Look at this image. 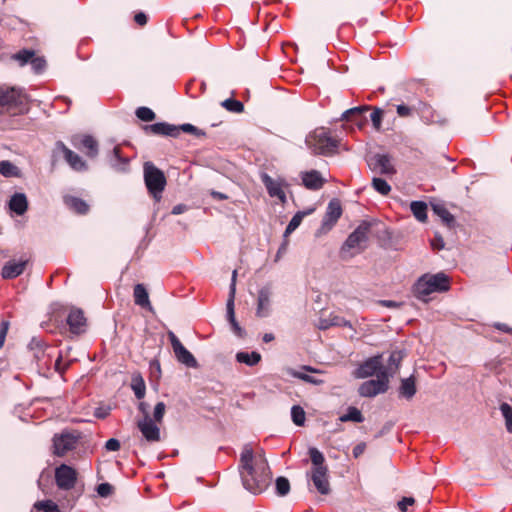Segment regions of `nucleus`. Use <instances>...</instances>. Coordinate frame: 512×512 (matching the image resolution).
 <instances>
[{"label": "nucleus", "mask_w": 512, "mask_h": 512, "mask_svg": "<svg viewBox=\"0 0 512 512\" xmlns=\"http://www.w3.org/2000/svg\"><path fill=\"white\" fill-rule=\"evenodd\" d=\"M404 357L405 354L401 350H395L391 352L387 367H383V370H386L388 376L389 374L393 375L398 371Z\"/></svg>", "instance_id": "2f4dec72"}, {"label": "nucleus", "mask_w": 512, "mask_h": 512, "mask_svg": "<svg viewBox=\"0 0 512 512\" xmlns=\"http://www.w3.org/2000/svg\"><path fill=\"white\" fill-rule=\"evenodd\" d=\"M121 445H120V442L119 440L115 439V438H111L109 439L106 443H105V448L108 450V451H118L120 449Z\"/></svg>", "instance_id": "680f3d73"}, {"label": "nucleus", "mask_w": 512, "mask_h": 512, "mask_svg": "<svg viewBox=\"0 0 512 512\" xmlns=\"http://www.w3.org/2000/svg\"><path fill=\"white\" fill-rule=\"evenodd\" d=\"M74 148L83 152L87 157L94 159L99 153L98 141L89 134H75L70 138Z\"/></svg>", "instance_id": "1a4fd4ad"}, {"label": "nucleus", "mask_w": 512, "mask_h": 512, "mask_svg": "<svg viewBox=\"0 0 512 512\" xmlns=\"http://www.w3.org/2000/svg\"><path fill=\"white\" fill-rule=\"evenodd\" d=\"M311 463L313 464V468L317 467H327L325 465V458L322 452H320L317 448L311 447L308 451Z\"/></svg>", "instance_id": "a19ab883"}, {"label": "nucleus", "mask_w": 512, "mask_h": 512, "mask_svg": "<svg viewBox=\"0 0 512 512\" xmlns=\"http://www.w3.org/2000/svg\"><path fill=\"white\" fill-rule=\"evenodd\" d=\"M308 475L320 494L326 495L330 492L328 467L312 468Z\"/></svg>", "instance_id": "dca6fc26"}, {"label": "nucleus", "mask_w": 512, "mask_h": 512, "mask_svg": "<svg viewBox=\"0 0 512 512\" xmlns=\"http://www.w3.org/2000/svg\"><path fill=\"white\" fill-rule=\"evenodd\" d=\"M383 114L384 111L380 108H374L373 112L370 114V119L376 130H379L381 128Z\"/></svg>", "instance_id": "864d4df0"}, {"label": "nucleus", "mask_w": 512, "mask_h": 512, "mask_svg": "<svg viewBox=\"0 0 512 512\" xmlns=\"http://www.w3.org/2000/svg\"><path fill=\"white\" fill-rule=\"evenodd\" d=\"M292 421L297 426H303L306 420V413L299 405H294L291 409Z\"/></svg>", "instance_id": "79ce46f5"}, {"label": "nucleus", "mask_w": 512, "mask_h": 512, "mask_svg": "<svg viewBox=\"0 0 512 512\" xmlns=\"http://www.w3.org/2000/svg\"><path fill=\"white\" fill-rule=\"evenodd\" d=\"M27 97L22 90L16 87L1 86L0 87V106L5 107L8 111L19 109L26 103Z\"/></svg>", "instance_id": "0eeeda50"}, {"label": "nucleus", "mask_w": 512, "mask_h": 512, "mask_svg": "<svg viewBox=\"0 0 512 512\" xmlns=\"http://www.w3.org/2000/svg\"><path fill=\"white\" fill-rule=\"evenodd\" d=\"M56 149L60 151L68 165L77 172H83L88 169L87 163L74 151L69 149L63 142L56 143Z\"/></svg>", "instance_id": "2eb2a0df"}, {"label": "nucleus", "mask_w": 512, "mask_h": 512, "mask_svg": "<svg viewBox=\"0 0 512 512\" xmlns=\"http://www.w3.org/2000/svg\"><path fill=\"white\" fill-rule=\"evenodd\" d=\"M143 130L147 135H162L170 137L179 136V129L177 126L166 122L145 125L143 126Z\"/></svg>", "instance_id": "6ab92c4d"}, {"label": "nucleus", "mask_w": 512, "mask_h": 512, "mask_svg": "<svg viewBox=\"0 0 512 512\" xmlns=\"http://www.w3.org/2000/svg\"><path fill=\"white\" fill-rule=\"evenodd\" d=\"M34 358L37 362L38 373L44 377H49L52 371L64 373L69 363H62V356L59 350L53 346L43 345L40 342H34Z\"/></svg>", "instance_id": "f03ea898"}, {"label": "nucleus", "mask_w": 512, "mask_h": 512, "mask_svg": "<svg viewBox=\"0 0 512 512\" xmlns=\"http://www.w3.org/2000/svg\"><path fill=\"white\" fill-rule=\"evenodd\" d=\"M150 370H151V373H157L160 375L161 373V365H160V362L156 359L152 360L150 362Z\"/></svg>", "instance_id": "774afa93"}, {"label": "nucleus", "mask_w": 512, "mask_h": 512, "mask_svg": "<svg viewBox=\"0 0 512 512\" xmlns=\"http://www.w3.org/2000/svg\"><path fill=\"white\" fill-rule=\"evenodd\" d=\"M365 449H366V443L361 442V443L357 444L353 448V456L355 458H358L359 456H361L364 453Z\"/></svg>", "instance_id": "0e129e2a"}, {"label": "nucleus", "mask_w": 512, "mask_h": 512, "mask_svg": "<svg viewBox=\"0 0 512 512\" xmlns=\"http://www.w3.org/2000/svg\"><path fill=\"white\" fill-rule=\"evenodd\" d=\"M177 128L179 129V133L182 131L185 133L192 134L197 138H203L206 136V132L204 130L199 129L196 126L189 123L179 125L177 126Z\"/></svg>", "instance_id": "c03bdc74"}, {"label": "nucleus", "mask_w": 512, "mask_h": 512, "mask_svg": "<svg viewBox=\"0 0 512 512\" xmlns=\"http://www.w3.org/2000/svg\"><path fill=\"white\" fill-rule=\"evenodd\" d=\"M226 309H227L228 321H229V323L232 326L233 332L237 336L243 337L245 332L240 327L239 323L237 322V320L235 318V312H234V286L232 287L231 291H229V297H228V300H227Z\"/></svg>", "instance_id": "a878e982"}, {"label": "nucleus", "mask_w": 512, "mask_h": 512, "mask_svg": "<svg viewBox=\"0 0 512 512\" xmlns=\"http://www.w3.org/2000/svg\"><path fill=\"white\" fill-rule=\"evenodd\" d=\"M389 378L386 370L377 374L376 379H371L362 383L359 387V394L363 397H374L388 390Z\"/></svg>", "instance_id": "6e6552de"}, {"label": "nucleus", "mask_w": 512, "mask_h": 512, "mask_svg": "<svg viewBox=\"0 0 512 512\" xmlns=\"http://www.w3.org/2000/svg\"><path fill=\"white\" fill-rule=\"evenodd\" d=\"M11 59L19 61L20 66H24L25 64L32 62V50L24 49L18 53L11 55Z\"/></svg>", "instance_id": "09e8293b"}, {"label": "nucleus", "mask_w": 512, "mask_h": 512, "mask_svg": "<svg viewBox=\"0 0 512 512\" xmlns=\"http://www.w3.org/2000/svg\"><path fill=\"white\" fill-rule=\"evenodd\" d=\"M65 205L77 214L85 215L89 211V205L81 198L75 196H65Z\"/></svg>", "instance_id": "c756f323"}, {"label": "nucleus", "mask_w": 512, "mask_h": 512, "mask_svg": "<svg viewBox=\"0 0 512 512\" xmlns=\"http://www.w3.org/2000/svg\"><path fill=\"white\" fill-rule=\"evenodd\" d=\"M306 144L315 155L331 156L336 153L339 141L330 135V131L320 127L306 138Z\"/></svg>", "instance_id": "20e7f679"}, {"label": "nucleus", "mask_w": 512, "mask_h": 512, "mask_svg": "<svg viewBox=\"0 0 512 512\" xmlns=\"http://www.w3.org/2000/svg\"><path fill=\"white\" fill-rule=\"evenodd\" d=\"M221 105L226 110H228L230 112H233V113H241V112L244 111L243 103L238 101V100H236V99H233V98H229V99L224 100L221 103Z\"/></svg>", "instance_id": "37998d69"}, {"label": "nucleus", "mask_w": 512, "mask_h": 512, "mask_svg": "<svg viewBox=\"0 0 512 512\" xmlns=\"http://www.w3.org/2000/svg\"><path fill=\"white\" fill-rule=\"evenodd\" d=\"M276 492L279 496H285L290 491V482L286 477L280 476L276 479Z\"/></svg>", "instance_id": "de8ad7c7"}, {"label": "nucleus", "mask_w": 512, "mask_h": 512, "mask_svg": "<svg viewBox=\"0 0 512 512\" xmlns=\"http://www.w3.org/2000/svg\"><path fill=\"white\" fill-rule=\"evenodd\" d=\"M66 323L69 332L72 335L79 336L84 334L88 328V319L84 311L78 307H71L66 317Z\"/></svg>", "instance_id": "f8f14e48"}, {"label": "nucleus", "mask_w": 512, "mask_h": 512, "mask_svg": "<svg viewBox=\"0 0 512 512\" xmlns=\"http://www.w3.org/2000/svg\"><path fill=\"white\" fill-rule=\"evenodd\" d=\"M450 289V278L443 272L437 274H424L413 285V294L416 298L427 301L433 292H446Z\"/></svg>", "instance_id": "7ed1b4c3"}, {"label": "nucleus", "mask_w": 512, "mask_h": 512, "mask_svg": "<svg viewBox=\"0 0 512 512\" xmlns=\"http://www.w3.org/2000/svg\"><path fill=\"white\" fill-rule=\"evenodd\" d=\"M433 212L441 218L444 224L448 227H452L455 222L454 216L448 211V209L442 204H436L432 207Z\"/></svg>", "instance_id": "72a5a7b5"}, {"label": "nucleus", "mask_w": 512, "mask_h": 512, "mask_svg": "<svg viewBox=\"0 0 512 512\" xmlns=\"http://www.w3.org/2000/svg\"><path fill=\"white\" fill-rule=\"evenodd\" d=\"M431 246L435 250H440L444 247V241L442 237L435 236L434 239L431 241Z\"/></svg>", "instance_id": "69168bd1"}, {"label": "nucleus", "mask_w": 512, "mask_h": 512, "mask_svg": "<svg viewBox=\"0 0 512 512\" xmlns=\"http://www.w3.org/2000/svg\"><path fill=\"white\" fill-rule=\"evenodd\" d=\"M34 507L43 512H61L59 506L52 500L37 502Z\"/></svg>", "instance_id": "8fccbe9b"}, {"label": "nucleus", "mask_w": 512, "mask_h": 512, "mask_svg": "<svg viewBox=\"0 0 512 512\" xmlns=\"http://www.w3.org/2000/svg\"><path fill=\"white\" fill-rule=\"evenodd\" d=\"M396 111L400 117H410L413 112H415V105L410 107L404 104H400L397 105Z\"/></svg>", "instance_id": "13d9d810"}, {"label": "nucleus", "mask_w": 512, "mask_h": 512, "mask_svg": "<svg viewBox=\"0 0 512 512\" xmlns=\"http://www.w3.org/2000/svg\"><path fill=\"white\" fill-rule=\"evenodd\" d=\"M342 215V206L338 199H332L327 206L326 212L322 219L321 226L318 230L319 234L329 232L337 223Z\"/></svg>", "instance_id": "ddd939ff"}, {"label": "nucleus", "mask_w": 512, "mask_h": 512, "mask_svg": "<svg viewBox=\"0 0 512 512\" xmlns=\"http://www.w3.org/2000/svg\"><path fill=\"white\" fill-rule=\"evenodd\" d=\"M340 421L342 422H348V421H352V422H356V423H361L364 421V417L361 413V411L356 408V407H349L347 409V413L340 416Z\"/></svg>", "instance_id": "ea45409f"}, {"label": "nucleus", "mask_w": 512, "mask_h": 512, "mask_svg": "<svg viewBox=\"0 0 512 512\" xmlns=\"http://www.w3.org/2000/svg\"><path fill=\"white\" fill-rule=\"evenodd\" d=\"M372 186L381 195H388L391 191V186L382 178H373Z\"/></svg>", "instance_id": "49530a36"}, {"label": "nucleus", "mask_w": 512, "mask_h": 512, "mask_svg": "<svg viewBox=\"0 0 512 512\" xmlns=\"http://www.w3.org/2000/svg\"><path fill=\"white\" fill-rule=\"evenodd\" d=\"M143 170L144 181L148 192L153 196V198L159 200L167 184L164 172L156 167L152 162H146Z\"/></svg>", "instance_id": "423d86ee"}, {"label": "nucleus", "mask_w": 512, "mask_h": 512, "mask_svg": "<svg viewBox=\"0 0 512 512\" xmlns=\"http://www.w3.org/2000/svg\"><path fill=\"white\" fill-rule=\"evenodd\" d=\"M97 493L101 497H109L114 492V487L110 483H101L97 486Z\"/></svg>", "instance_id": "4d7b16f0"}, {"label": "nucleus", "mask_w": 512, "mask_h": 512, "mask_svg": "<svg viewBox=\"0 0 512 512\" xmlns=\"http://www.w3.org/2000/svg\"><path fill=\"white\" fill-rule=\"evenodd\" d=\"M372 161L374 164V169H379L381 174L393 175L396 173L389 155L375 154L372 158Z\"/></svg>", "instance_id": "bb28decb"}, {"label": "nucleus", "mask_w": 512, "mask_h": 512, "mask_svg": "<svg viewBox=\"0 0 512 512\" xmlns=\"http://www.w3.org/2000/svg\"><path fill=\"white\" fill-rule=\"evenodd\" d=\"M133 297L136 305L150 311L152 310L147 289L143 284H136L134 286Z\"/></svg>", "instance_id": "c85d7f7f"}, {"label": "nucleus", "mask_w": 512, "mask_h": 512, "mask_svg": "<svg viewBox=\"0 0 512 512\" xmlns=\"http://www.w3.org/2000/svg\"><path fill=\"white\" fill-rule=\"evenodd\" d=\"M262 182L265 185L267 192L271 197L278 198L282 204L286 203V194L283 190L281 182L272 179L268 174H263Z\"/></svg>", "instance_id": "4be33fe9"}, {"label": "nucleus", "mask_w": 512, "mask_h": 512, "mask_svg": "<svg viewBox=\"0 0 512 512\" xmlns=\"http://www.w3.org/2000/svg\"><path fill=\"white\" fill-rule=\"evenodd\" d=\"M372 223L362 221L358 227L347 237L343 243L340 253L342 258H346V253L352 249H357V253L362 252L369 240Z\"/></svg>", "instance_id": "39448f33"}, {"label": "nucleus", "mask_w": 512, "mask_h": 512, "mask_svg": "<svg viewBox=\"0 0 512 512\" xmlns=\"http://www.w3.org/2000/svg\"><path fill=\"white\" fill-rule=\"evenodd\" d=\"M302 183L309 190H319L325 184V179L317 170H311L301 173Z\"/></svg>", "instance_id": "b1692460"}, {"label": "nucleus", "mask_w": 512, "mask_h": 512, "mask_svg": "<svg viewBox=\"0 0 512 512\" xmlns=\"http://www.w3.org/2000/svg\"><path fill=\"white\" fill-rule=\"evenodd\" d=\"M271 294L272 292L269 287H263L259 290L256 309L257 317L263 318L269 315Z\"/></svg>", "instance_id": "393cba45"}, {"label": "nucleus", "mask_w": 512, "mask_h": 512, "mask_svg": "<svg viewBox=\"0 0 512 512\" xmlns=\"http://www.w3.org/2000/svg\"><path fill=\"white\" fill-rule=\"evenodd\" d=\"M9 329V322L8 321H2L0 325V349L3 347L5 343V339L8 333Z\"/></svg>", "instance_id": "052dcab7"}, {"label": "nucleus", "mask_w": 512, "mask_h": 512, "mask_svg": "<svg viewBox=\"0 0 512 512\" xmlns=\"http://www.w3.org/2000/svg\"><path fill=\"white\" fill-rule=\"evenodd\" d=\"M134 21L139 26H145L148 21V17L144 12H138L134 15Z\"/></svg>", "instance_id": "e2e57ef3"}, {"label": "nucleus", "mask_w": 512, "mask_h": 512, "mask_svg": "<svg viewBox=\"0 0 512 512\" xmlns=\"http://www.w3.org/2000/svg\"><path fill=\"white\" fill-rule=\"evenodd\" d=\"M383 371L382 356L376 355L367 359L358 369V377L366 378Z\"/></svg>", "instance_id": "aec40b11"}, {"label": "nucleus", "mask_w": 512, "mask_h": 512, "mask_svg": "<svg viewBox=\"0 0 512 512\" xmlns=\"http://www.w3.org/2000/svg\"><path fill=\"white\" fill-rule=\"evenodd\" d=\"M166 405L164 402H158L154 407L153 421L161 423L165 415Z\"/></svg>", "instance_id": "5fc2aeb1"}, {"label": "nucleus", "mask_w": 512, "mask_h": 512, "mask_svg": "<svg viewBox=\"0 0 512 512\" xmlns=\"http://www.w3.org/2000/svg\"><path fill=\"white\" fill-rule=\"evenodd\" d=\"M168 337L176 359L187 367L196 368L198 363L193 354L188 351L173 332Z\"/></svg>", "instance_id": "4468645a"}, {"label": "nucleus", "mask_w": 512, "mask_h": 512, "mask_svg": "<svg viewBox=\"0 0 512 512\" xmlns=\"http://www.w3.org/2000/svg\"><path fill=\"white\" fill-rule=\"evenodd\" d=\"M239 471L243 486L253 494L262 493L270 484L271 473L266 460H258L249 444L242 449Z\"/></svg>", "instance_id": "f257e3e1"}, {"label": "nucleus", "mask_w": 512, "mask_h": 512, "mask_svg": "<svg viewBox=\"0 0 512 512\" xmlns=\"http://www.w3.org/2000/svg\"><path fill=\"white\" fill-rule=\"evenodd\" d=\"M369 110L370 107L367 105L354 107L346 110L342 114L341 119L345 121H351L354 124H356L359 128H362L367 122V119L364 114Z\"/></svg>", "instance_id": "412c9836"}, {"label": "nucleus", "mask_w": 512, "mask_h": 512, "mask_svg": "<svg viewBox=\"0 0 512 512\" xmlns=\"http://www.w3.org/2000/svg\"><path fill=\"white\" fill-rule=\"evenodd\" d=\"M410 209L415 218L421 222L427 219V204L423 201H413L410 204Z\"/></svg>", "instance_id": "c9c22d12"}, {"label": "nucleus", "mask_w": 512, "mask_h": 512, "mask_svg": "<svg viewBox=\"0 0 512 512\" xmlns=\"http://www.w3.org/2000/svg\"><path fill=\"white\" fill-rule=\"evenodd\" d=\"M415 503V499L413 497H403L398 503L397 507L400 512H407L408 506H412Z\"/></svg>", "instance_id": "bf43d9fd"}, {"label": "nucleus", "mask_w": 512, "mask_h": 512, "mask_svg": "<svg viewBox=\"0 0 512 512\" xmlns=\"http://www.w3.org/2000/svg\"><path fill=\"white\" fill-rule=\"evenodd\" d=\"M313 210H310V211H307V212H303V211H299L297 212L293 217L292 219L290 220V222L288 223L286 229H285V233L284 235L287 236L289 234H291L293 231H295L301 224L303 218L310 214Z\"/></svg>", "instance_id": "58836bf2"}, {"label": "nucleus", "mask_w": 512, "mask_h": 512, "mask_svg": "<svg viewBox=\"0 0 512 512\" xmlns=\"http://www.w3.org/2000/svg\"><path fill=\"white\" fill-rule=\"evenodd\" d=\"M135 114L144 122L153 121L156 117L155 113L150 108L144 106L137 108Z\"/></svg>", "instance_id": "3c124183"}, {"label": "nucleus", "mask_w": 512, "mask_h": 512, "mask_svg": "<svg viewBox=\"0 0 512 512\" xmlns=\"http://www.w3.org/2000/svg\"><path fill=\"white\" fill-rule=\"evenodd\" d=\"M292 376H294L295 378L301 379L304 382L311 383V384H314V385H320V384H322L324 382L321 379H317V378H315V377H313V376H311L309 374L302 373V372H293Z\"/></svg>", "instance_id": "6e6d98bb"}, {"label": "nucleus", "mask_w": 512, "mask_h": 512, "mask_svg": "<svg viewBox=\"0 0 512 512\" xmlns=\"http://www.w3.org/2000/svg\"><path fill=\"white\" fill-rule=\"evenodd\" d=\"M78 440L79 436L72 432L64 431L55 434L53 437V453L59 457L65 456L76 448Z\"/></svg>", "instance_id": "9d476101"}, {"label": "nucleus", "mask_w": 512, "mask_h": 512, "mask_svg": "<svg viewBox=\"0 0 512 512\" xmlns=\"http://www.w3.org/2000/svg\"><path fill=\"white\" fill-rule=\"evenodd\" d=\"M113 155L114 157L119 161V162H122V163H125L127 164L128 163V159L127 158H123L122 155H121V148L119 146H115L114 149H113Z\"/></svg>", "instance_id": "338daca9"}, {"label": "nucleus", "mask_w": 512, "mask_h": 512, "mask_svg": "<svg viewBox=\"0 0 512 512\" xmlns=\"http://www.w3.org/2000/svg\"><path fill=\"white\" fill-rule=\"evenodd\" d=\"M500 411L505 419L507 431L512 433V407L508 403H502Z\"/></svg>", "instance_id": "a18cd8bd"}, {"label": "nucleus", "mask_w": 512, "mask_h": 512, "mask_svg": "<svg viewBox=\"0 0 512 512\" xmlns=\"http://www.w3.org/2000/svg\"><path fill=\"white\" fill-rule=\"evenodd\" d=\"M27 263H28V261H20V262L9 261V262H7L2 268V272H1L2 277L4 279L16 278L17 276H19L20 274L23 273Z\"/></svg>", "instance_id": "cd10ccee"}, {"label": "nucleus", "mask_w": 512, "mask_h": 512, "mask_svg": "<svg viewBox=\"0 0 512 512\" xmlns=\"http://www.w3.org/2000/svg\"><path fill=\"white\" fill-rule=\"evenodd\" d=\"M137 427L148 442L160 441V429L150 418L149 414H146L143 420L138 421Z\"/></svg>", "instance_id": "f3484780"}, {"label": "nucleus", "mask_w": 512, "mask_h": 512, "mask_svg": "<svg viewBox=\"0 0 512 512\" xmlns=\"http://www.w3.org/2000/svg\"><path fill=\"white\" fill-rule=\"evenodd\" d=\"M55 482L60 490H71L75 487L78 479V472L72 466L61 464L55 469Z\"/></svg>", "instance_id": "9b49d317"}, {"label": "nucleus", "mask_w": 512, "mask_h": 512, "mask_svg": "<svg viewBox=\"0 0 512 512\" xmlns=\"http://www.w3.org/2000/svg\"><path fill=\"white\" fill-rule=\"evenodd\" d=\"M415 112L420 116V118L426 124H434L440 123L444 124L446 122L445 119L441 118L440 114L437 113L431 105L426 102L419 101L417 105H415Z\"/></svg>", "instance_id": "a211bd4d"}, {"label": "nucleus", "mask_w": 512, "mask_h": 512, "mask_svg": "<svg viewBox=\"0 0 512 512\" xmlns=\"http://www.w3.org/2000/svg\"><path fill=\"white\" fill-rule=\"evenodd\" d=\"M47 68V61L43 56H38L34 51V73L42 74Z\"/></svg>", "instance_id": "603ef678"}, {"label": "nucleus", "mask_w": 512, "mask_h": 512, "mask_svg": "<svg viewBox=\"0 0 512 512\" xmlns=\"http://www.w3.org/2000/svg\"><path fill=\"white\" fill-rule=\"evenodd\" d=\"M131 388L134 391L135 397L137 399H143L146 393V385L143 377L139 374L133 376L131 381Z\"/></svg>", "instance_id": "4c0bfd02"}, {"label": "nucleus", "mask_w": 512, "mask_h": 512, "mask_svg": "<svg viewBox=\"0 0 512 512\" xmlns=\"http://www.w3.org/2000/svg\"><path fill=\"white\" fill-rule=\"evenodd\" d=\"M416 381L413 375L401 380L399 388L400 396L411 399L416 394Z\"/></svg>", "instance_id": "473e14b6"}, {"label": "nucleus", "mask_w": 512, "mask_h": 512, "mask_svg": "<svg viewBox=\"0 0 512 512\" xmlns=\"http://www.w3.org/2000/svg\"><path fill=\"white\" fill-rule=\"evenodd\" d=\"M236 360L239 363H244L248 366H254L261 361L260 353L253 351L251 353L248 352H238L236 354Z\"/></svg>", "instance_id": "f704fd0d"}, {"label": "nucleus", "mask_w": 512, "mask_h": 512, "mask_svg": "<svg viewBox=\"0 0 512 512\" xmlns=\"http://www.w3.org/2000/svg\"><path fill=\"white\" fill-rule=\"evenodd\" d=\"M0 174L4 177H20V169L8 160L0 161Z\"/></svg>", "instance_id": "e433bc0d"}, {"label": "nucleus", "mask_w": 512, "mask_h": 512, "mask_svg": "<svg viewBox=\"0 0 512 512\" xmlns=\"http://www.w3.org/2000/svg\"><path fill=\"white\" fill-rule=\"evenodd\" d=\"M9 207L17 215H22L28 208L26 196L21 193L14 194L10 199Z\"/></svg>", "instance_id": "7c9ffc66"}, {"label": "nucleus", "mask_w": 512, "mask_h": 512, "mask_svg": "<svg viewBox=\"0 0 512 512\" xmlns=\"http://www.w3.org/2000/svg\"><path fill=\"white\" fill-rule=\"evenodd\" d=\"M330 327H348L351 329L353 328L350 321L344 319L343 317L337 314L331 313L328 317L320 316L317 323V328L320 330H327Z\"/></svg>", "instance_id": "5701e85b"}]
</instances>
